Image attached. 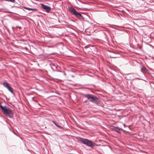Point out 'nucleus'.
I'll use <instances>...</instances> for the list:
<instances>
[{"mask_svg": "<svg viewBox=\"0 0 154 154\" xmlns=\"http://www.w3.org/2000/svg\"><path fill=\"white\" fill-rule=\"evenodd\" d=\"M83 96L86 98L91 102L98 105L100 103V100L99 98L96 96L92 94H83Z\"/></svg>", "mask_w": 154, "mask_h": 154, "instance_id": "obj_1", "label": "nucleus"}, {"mask_svg": "<svg viewBox=\"0 0 154 154\" xmlns=\"http://www.w3.org/2000/svg\"><path fill=\"white\" fill-rule=\"evenodd\" d=\"M0 108L2 110L4 113L8 115L10 118H12L13 117V113L12 111L10 108L6 106H3L0 104Z\"/></svg>", "mask_w": 154, "mask_h": 154, "instance_id": "obj_2", "label": "nucleus"}, {"mask_svg": "<svg viewBox=\"0 0 154 154\" xmlns=\"http://www.w3.org/2000/svg\"><path fill=\"white\" fill-rule=\"evenodd\" d=\"M77 139L84 144L92 148L95 146V144L94 143H93V142L90 140L80 137H78Z\"/></svg>", "mask_w": 154, "mask_h": 154, "instance_id": "obj_3", "label": "nucleus"}, {"mask_svg": "<svg viewBox=\"0 0 154 154\" xmlns=\"http://www.w3.org/2000/svg\"><path fill=\"white\" fill-rule=\"evenodd\" d=\"M69 11L72 14L75 15L76 17H82L81 14L77 12L75 9L73 7H70L69 9Z\"/></svg>", "mask_w": 154, "mask_h": 154, "instance_id": "obj_4", "label": "nucleus"}, {"mask_svg": "<svg viewBox=\"0 0 154 154\" xmlns=\"http://www.w3.org/2000/svg\"><path fill=\"white\" fill-rule=\"evenodd\" d=\"M2 84L4 86L7 88L8 91L11 93L13 94H14L13 91V88L10 85L9 83L6 82H3Z\"/></svg>", "mask_w": 154, "mask_h": 154, "instance_id": "obj_5", "label": "nucleus"}, {"mask_svg": "<svg viewBox=\"0 0 154 154\" xmlns=\"http://www.w3.org/2000/svg\"><path fill=\"white\" fill-rule=\"evenodd\" d=\"M110 56L112 58L119 57L120 56V55L119 54L118 52L117 51H113L110 55Z\"/></svg>", "mask_w": 154, "mask_h": 154, "instance_id": "obj_6", "label": "nucleus"}, {"mask_svg": "<svg viewBox=\"0 0 154 154\" xmlns=\"http://www.w3.org/2000/svg\"><path fill=\"white\" fill-rule=\"evenodd\" d=\"M42 7L47 12H49L51 10V8L47 5L44 4H41Z\"/></svg>", "mask_w": 154, "mask_h": 154, "instance_id": "obj_7", "label": "nucleus"}, {"mask_svg": "<svg viewBox=\"0 0 154 154\" xmlns=\"http://www.w3.org/2000/svg\"><path fill=\"white\" fill-rule=\"evenodd\" d=\"M112 129L118 133H121L120 131L121 130V129L118 127L113 126L112 127Z\"/></svg>", "mask_w": 154, "mask_h": 154, "instance_id": "obj_8", "label": "nucleus"}, {"mask_svg": "<svg viewBox=\"0 0 154 154\" xmlns=\"http://www.w3.org/2000/svg\"><path fill=\"white\" fill-rule=\"evenodd\" d=\"M52 122L55 125H56L57 127L59 128L60 129H63V128L62 126H61L60 125H59L55 121H52Z\"/></svg>", "mask_w": 154, "mask_h": 154, "instance_id": "obj_9", "label": "nucleus"}, {"mask_svg": "<svg viewBox=\"0 0 154 154\" xmlns=\"http://www.w3.org/2000/svg\"><path fill=\"white\" fill-rule=\"evenodd\" d=\"M23 8L25 9L29 10H32V11H37L38 9H37L32 8L26 7H23Z\"/></svg>", "mask_w": 154, "mask_h": 154, "instance_id": "obj_10", "label": "nucleus"}, {"mask_svg": "<svg viewBox=\"0 0 154 154\" xmlns=\"http://www.w3.org/2000/svg\"><path fill=\"white\" fill-rule=\"evenodd\" d=\"M21 49L23 52L25 53H26L27 52L28 49L26 47H22Z\"/></svg>", "mask_w": 154, "mask_h": 154, "instance_id": "obj_11", "label": "nucleus"}, {"mask_svg": "<svg viewBox=\"0 0 154 154\" xmlns=\"http://www.w3.org/2000/svg\"><path fill=\"white\" fill-rule=\"evenodd\" d=\"M5 1H9L11 2H12L13 3H14L15 2V0H5Z\"/></svg>", "mask_w": 154, "mask_h": 154, "instance_id": "obj_12", "label": "nucleus"}, {"mask_svg": "<svg viewBox=\"0 0 154 154\" xmlns=\"http://www.w3.org/2000/svg\"><path fill=\"white\" fill-rule=\"evenodd\" d=\"M84 48H88V46H85Z\"/></svg>", "mask_w": 154, "mask_h": 154, "instance_id": "obj_13", "label": "nucleus"}, {"mask_svg": "<svg viewBox=\"0 0 154 154\" xmlns=\"http://www.w3.org/2000/svg\"><path fill=\"white\" fill-rule=\"evenodd\" d=\"M18 28L19 29H20L21 28V27H19L18 26H16V28Z\"/></svg>", "mask_w": 154, "mask_h": 154, "instance_id": "obj_14", "label": "nucleus"}, {"mask_svg": "<svg viewBox=\"0 0 154 154\" xmlns=\"http://www.w3.org/2000/svg\"><path fill=\"white\" fill-rule=\"evenodd\" d=\"M39 105H41L39 103H37Z\"/></svg>", "mask_w": 154, "mask_h": 154, "instance_id": "obj_15", "label": "nucleus"}, {"mask_svg": "<svg viewBox=\"0 0 154 154\" xmlns=\"http://www.w3.org/2000/svg\"><path fill=\"white\" fill-rule=\"evenodd\" d=\"M141 71H142V69H141Z\"/></svg>", "mask_w": 154, "mask_h": 154, "instance_id": "obj_16", "label": "nucleus"}, {"mask_svg": "<svg viewBox=\"0 0 154 154\" xmlns=\"http://www.w3.org/2000/svg\"><path fill=\"white\" fill-rule=\"evenodd\" d=\"M12 29H13L14 28V27H12Z\"/></svg>", "mask_w": 154, "mask_h": 154, "instance_id": "obj_17", "label": "nucleus"}, {"mask_svg": "<svg viewBox=\"0 0 154 154\" xmlns=\"http://www.w3.org/2000/svg\"><path fill=\"white\" fill-rule=\"evenodd\" d=\"M124 127L125 126V124L124 125Z\"/></svg>", "mask_w": 154, "mask_h": 154, "instance_id": "obj_18", "label": "nucleus"}]
</instances>
